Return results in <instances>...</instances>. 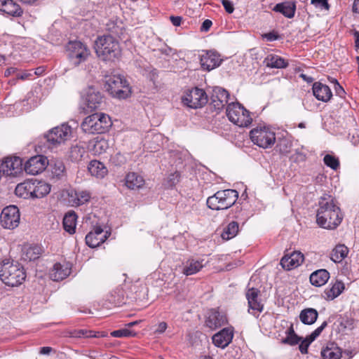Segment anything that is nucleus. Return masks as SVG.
Segmentation results:
<instances>
[{
  "instance_id": "19",
  "label": "nucleus",
  "mask_w": 359,
  "mask_h": 359,
  "mask_svg": "<svg viewBox=\"0 0 359 359\" xmlns=\"http://www.w3.org/2000/svg\"><path fill=\"white\" fill-rule=\"evenodd\" d=\"M88 108L95 110L100 107L102 103V96L99 90L93 86H88L84 93Z\"/></svg>"
},
{
  "instance_id": "39",
  "label": "nucleus",
  "mask_w": 359,
  "mask_h": 359,
  "mask_svg": "<svg viewBox=\"0 0 359 359\" xmlns=\"http://www.w3.org/2000/svg\"><path fill=\"white\" fill-rule=\"evenodd\" d=\"M51 178L55 180H60L65 177L66 170L65 166L62 161H55L50 164Z\"/></svg>"
},
{
  "instance_id": "59",
  "label": "nucleus",
  "mask_w": 359,
  "mask_h": 359,
  "mask_svg": "<svg viewBox=\"0 0 359 359\" xmlns=\"http://www.w3.org/2000/svg\"><path fill=\"white\" fill-rule=\"evenodd\" d=\"M52 351V348L49 346H43L40 349V353L43 355H48Z\"/></svg>"
},
{
  "instance_id": "28",
  "label": "nucleus",
  "mask_w": 359,
  "mask_h": 359,
  "mask_svg": "<svg viewBox=\"0 0 359 359\" xmlns=\"http://www.w3.org/2000/svg\"><path fill=\"white\" fill-rule=\"evenodd\" d=\"M273 11L283 14L287 18H292L296 11V4L294 1H285L277 4Z\"/></svg>"
},
{
  "instance_id": "63",
  "label": "nucleus",
  "mask_w": 359,
  "mask_h": 359,
  "mask_svg": "<svg viewBox=\"0 0 359 359\" xmlns=\"http://www.w3.org/2000/svg\"><path fill=\"white\" fill-rule=\"evenodd\" d=\"M286 334H287V335H292V334H296L294 330V328H293V325L291 324L290 327L287 329V330L286 331Z\"/></svg>"
},
{
  "instance_id": "30",
  "label": "nucleus",
  "mask_w": 359,
  "mask_h": 359,
  "mask_svg": "<svg viewBox=\"0 0 359 359\" xmlns=\"http://www.w3.org/2000/svg\"><path fill=\"white\" fill-rule=\"evenodd\" d=\"M330 278V273L325 269H320L313 272L310 276L311 283L316 287L324 285Z\"/></svg>"
},
{
  "instance_id": "38",
  "label": "nucleus",
  "mask_w": 359,
  "mask_h": 359,
  "mask_svg": "<svg viewBox=\"0 0 359 359\" xmlns=\"http://www.w3.org/2000/svg\"><path fill=\"white\" fill-rule=\"evenodd\" d=\"M203 260L189 259L186 262L182 273L186 276H191L201 271L205 266Z\"/></svg>"
},
{
  "instance_id": "14",
  "label": "nucleus",
  "mask_w": 359,
  "mask_h": 359,
  "mask_svg": "<svg viewBox=\"0 0 359 359\" xmlns=\"http://www.w3.org/2000/svg\"><path fill=\"white\" fill-rule=\"evenodd\" d=\"M48 165V158L42 155H36L30 158L25 165V170L27 174L36 175L42 172Z\"/></svg>"
},
{
  "instance_id": "31",
  "label": "nucleus",
  "mask_w": 359,
  "mask_h": 359,
  "mask_svg": "<svg viewBox=\"0 0 359 359\" xmlns=\"http://www.w3.org/2000/svg\"><path fill=\"white\" fill-rule=\"evenodd\" d=\"M32 183L34 190V191H32V198H43L50 193V185L49 184L37 180L32 181Z\"/></svg>"
},
{
  "instance_id": "3",
  "label": "nucleus",
  "mask_w": 359,
  "mask_h": 359,
  "mask_svg": "<svg viewBox=\"0 0 359 359\" xmlns=\"http://www.w3.org/2000/svg\"><path fill=\"white\" fill-rule=\"evenodd\" d=\"M95 49L97 55L105 61L118 59L121 54L118 41L111 35L98 37L95 43Z\"/></svg>"
},
{
  "instance_id": "35",
  "label": "nucleus",
  "mask_w": 359,
  "mask_h": 359,
  "mask_svg": "<svg viewBox=\"0 0 359 359\" xmlns=\"http://www.w3.org/2000/svg\"><path fill=\"white\" fill-rule=\"evenodd\" d=\"M32 191H34L32 181L18 184L15 189V194L23 198H32Z\"/></svg>"
},
{
  "instance_id": "16",
  "label": "nucleus",
  "mask_w": 359,
  "mask_h": 359,
  "mask_svg": "<svg viewBox=\"0 0 359 359\" xmlns=\"http://www.w3.org/2000/svg\"><path fill=\"white\" fill-rule=\"evenodd\" d=\"M222 62L220 55L215 51L207 50L200 55L201 68L205 71H210L218 66Z\"/></svg>"
},
{
  "instance_id": "24",
  "label": "nucleus",
  "mask_w": 359,
  "mask_h": 359,
  "mask_svg": "<svg viewBox=\"0 0 359 359\" xmlns=\"http://www.w3.org/2000/svg\"><path fill=\"white\" fill-rule=\"evenodd\" d=\"M69 203L72 206H79L90 198V194L87 191H72L68 194Z\"/></svg>"
},
{
  "instance_id": "23",
  "label": "nucleus",
  "mask_w": 359,
  "mask_h": 359,
  "mask_svg": "<svg viewBox=\"0 0 359 359\" xmlns=\"http://www.w3.org/2000/svg\"><path fill=\"white\" fill-rule=\"evenodd\" d=\"M312 90L313 95L316 99L325 102L329 101L332 96V91L329 86L320 82H315L313 85Z\"/></svg>"
},
{
  "instance_id": "50",
  "label": "nucleus",
  "mask_w": 359,
  "mask_h": 359,
  "mask_svg": "<svg viewBox=\"0 0 359 359\" xmlns=\"http://www.w3.org/2000/svg\"><path fill=\"white\" fill-rule=\"evenodd\" d=\"M302 340V338L298 337L297 334L292 335H287L285 339L282 340L283 344H287L291 346L298 344Z\"/></svg>"
},
{
  "instance_id": "44",
  "label": "nucleus",
  "mask_w": 359,
  "mask_h": 359,
  "mask_svg": "<svg viewBox=\"0 0 359 359\" xmlns=\"http://www.w3.org/2000/svg\"><path fill=\"white\" fill-rule=\"evenodd\" d=\"M86 153L84 147L75 145L71 147L69 157L72 161H79Z\"/></svg>"
},
{
  "instance_id": "9",
  "label": "nucleus",
  "mask_w": 359,
  "mask_h": 359,
  "mask_svg": "<svg viewBox=\"0 0 359 359\" xmlns=\"http://www.w3.org/2000/svg\"><path fill=\"white\" fill-rule=\"evenodd\" d=\"M72 134V128L67 124L63 123L50 130L45 135V138L49 147H57L68 140Z\"/></svg>"
},
{
  "instance_id": "37",
  "label": "nucleus",
  "mask_w": 359,
  "mask_h": 359,
  "mask_svg": "<svg viewBox=\"0 0 359 359\" xmlns=\"http://www.w3.org/2000/svg\"><path fill=\"white\" fill-rule=\"evenodd\" d=\"M41 254V248L39 245L25 246L22 250V259L25 261H34Z\"/></svg>"
},
{
  "instance_id": "2",
  "label": "nucleus",
  "mask_w": 359,
  "mask_h": 359,
  "mask_svg": "<svg viewBox=\"0 0 359 359\" xmlns=\"http://www.w3.org/2000/svg\"><path fill=\"white\" fill-rule=\"evenodd\" d=\"M25 278L24 268L18 262L5 259L0 265V278L6 285L18 286L22 283Z\"/></svg>"
},
{
  "instance_id": "54",
  "label": "nucleus",
  "mask_w": 359,
  "mask_h": 359,
  "mask_svg": "<svg viewBox=\"0 0 359 359\" xmlns=\"http://www.w3.org/2000/svg\"><path fill=\"white\" fill-rule=\"evenodd\" d=\"M222 4L228 13H232L234 11V7L231 1L229 0H222Z\"/></svg>"
},
{
  "instance_id": "57",
  "label": "nucleus",
  "mask_w": 359,
  "mask_h": 359,
  "mask_svg": "<svg viewBox=\"0 0 359 359\" xmlns=\"http://www.w3.org/2000/svg\"><path fill=\"white\" fill-rule=\"evenodd\" d=\"M167 323L165 322H161L158 325V327L156 330L155 332L158 334L163 333L167 329Z\"/></svg>"
},
{
  "instance_id": "8",
  "label": "nucleus",
  "mask_w": 359,
  "mask_h": 359,
  "mask_svg": "<svg viewBox=\"0 0 359 359\" xmlns=\"http://www.w3.org/2000/svg\"><path fill=\"white\" fill-rule=\"evenodd\" d=\"M107 90L114 97L124 99L130 93L127 81L121 75H113L106 81Z\"/></svg>"
},
{
  "instance_id": "41",
  "label": "nucleus",
  "mask_w": 359,
  "mask_h": 359,
  "mask_svg": "<svg viewBox=\"0 0 359 359\" xmlns=\"http://www.w3.org/2000/svg\"><path fill=\"white\" fill-rule=\"evenodd\" d=\"M76 218V215L74 212H69L64 217V229L70 234H73L75 233Z\"/></svg>"
},
{
  "instance_id": "13",
  "label": "nucleus",
  "mask_w": 359,
  "mask_h": 359,
  "mask_svg": "<svg viewBox=\"0 0 359 359\" xmlns=\"http://www.w3.org/2000/svg\"><path fill=\"white\" fill-rule=\"evenodd\" d=\"M22 170V161L20 157H6L0 163V174L17 176Z\"/></svg>"
},
{
  "instance_id": "1",
  "label": "nucleus",
  "mask_w": 359,
  "mask_h": 359,
  "mask_svg": "<svg viewBox=\"0 0 359 359\" xmlns=\"http://www.w3.org/2000/svg\"><path fill=\"white\" fill-rule=\"evenodd\" d=\"M316 221L318 224L328 229L337 228L341 222L342 215L335 200L330 195L322 196L318 202Z\"/></svg>"
},
{
  "instance_id": "58",
  "label": "nucleus",
  "mask_w": 359,
  "mask_h": 359,
  "mask_svg": "<svg viewBox=\"0 0 359 359\" xmlns=\"http://www.w3.org/2000/svg\"><path fill=\"white\" fill-rule=\"evenodd\" d=\"M170 21L175 26H180L182 22V18L180 16H170Z\"/></svg>"
},
{
  "instance_id": "46",
  "label": "nucleus",
  "mask_w": 359,
  "mask_h": 359,
  "mask_svg": "<svg viewBox=\"0 0 359 359\" xmlns=\"http://www.w3.org/2000/svg\"><path fill=\"white\" fill-rule=\"evenodd\" d=\"M292 146V142L291 140L287 138H282L279 140L277 147L279 151L282 154H287L290 151V149Z\"/></svg>"
},
{
  "instance_id": "49",
  "label": "nucleus",
  "mask_w": 359,
  "mask_h": 359,
  "mask_svg": "<svg viewBox=\"0 0 359 359\" xmlns=\"http://www.w3.org/2000/svg\"><path fill=\"white\" fill-rule=\"evenodd\" d=\"M107 142L104 140H100L95 141L94 143V151L95 154H100L105 151L107 145Z\"/></svg>"
},
{
  "instance_id": "60",
  "label": "nucleus",
  "mask_w": 359,
  "mask_h": 359,
  "mask_svg": "<svg viewBox=\"0 0 359 359\" xmlns=\"http://www.w3.org/2000/svg\"><path fill=\"white\" fill-rule=\"evenodd\" d=\"M45 72V67L43 66L39 67L36 68L34 74L36 75H41Z\"/></svg>"
},
{
  "instance_id": "45",
  "label": "nucleus",
  "mask_w": 359,
  "mask_h": 359,
  "mask_svg": "<svg viewBox=\"0 0 359 359\" xmlns=\"http://www.w3.org/2000/svg\"><path fill=\"white\" fill-rule=\"evenodd\" d=\"M180 180V173L177 171H175L172 173H170L164 182V186L166 188H172L175 186Z\"/></svg>"
},
{
  "instance_id": "11",
  "label": "nucleus",
  "mask_w": 359,
  "mask_h": 359,
  "mask_svg": "<svg viewBox=\"0 0 359 359\" xmlns=\"http://www.w3.org/2000/svg\"><path fill=\"white\" fill-rule=\"evenodd\" d=\"M206 93L201 88H194L189 90L182 97V102L193 109L203 107L208 102Z\"/></svg>"
},
{
  "instance_id": "42",
  "label": "nucleus",
  "mask_w": 359,
  "mask_h": 359,
  "mask_svg": "<svg viewBox=\"0 0 359 359\" xmlns=\"http://www.w3.org/2000/svg\"><path fill=\"white\" fill-rule=\"evenodd\" d=\"M348 249L344 245H337L331 252L330 259L335 263H339L346 257Z\"/></svg>"
},
{
  "instance_id": "18",
  "label": "nucleus",
  "mask_w": 359,
  "mask_h": 359,
  "mask_svg": "<svg viewBox=\"0 0 359 359\" xmlns=\"http://www.w3.org/2000/svg\"><path fill=\"white\" fill-rule=\"evenodd\" d=\"M108 231L104 232L100 226H95L93 231L89 232L86 236V243L90 248H94L104 243L109 236Z\"/></svg>"
},
{
  "instance_id": "29",
  "label": "nucleus",
  "mask_w": 359,
  "mask_h": 359,
  "mask_svg": "<svg viewBox=\"0 0 359 359\" xmlns=\"http://www.w3.org/2000/svg\"><path fill=\"white\" fill-rule=\"evenodd\" d=\"M125 184L130 189H139L144 184L143 177L137 172H129L125 177Z\"/></svg>"
},
{
  "instance_id": "27",
  "label": "nucleus",
  "mask_w": 359,
  "mask_h": 359,
  "mask_svg": "<svg viewBox=\"0 0 359 359\" xmlns=\"http://www.w3.org/2000/svg\"><path fill=\"white\" fill-rule=\"evenodd\" d=\"M0 11L12 16H20L22 13L20 6L13 0H0Z\"/></svg>"
},
{
  "instance_id": "56",
  "label": "nucleus",
  "mask_w": 359,
  "mask_h": 359,
  "mask_svg": "<svg viewBox=\"0 0 359 359\" xmlns=\"http://www.w3.org/2000/svg\"><path fill=\"white\" fill-rule=\"evenodd\" d=\"M212 25V22L210 20L207 19V20H204L201 27V32H208L210 29Z\"/></svg>"
},
{
  "instance_id": "20",
  "label": "nucleus",
  "mask_w": 359,
  "mask_h": 359,
  "mask_svg": "<svg viewBox=\"0 0 359 359\" xmlns=\"http://www.w3.org/2000/svg\"><path fill=\"white\" fill-rule=\"evenodd\" d=\"M233 337V332L231 328H224L214 334L212 339L216 346L224 348L231 342Z\"/></svg>"
},
{
  "instance_id": "51",
  "label": "nucleus",
  "mask_w": 359,
  "mask_h": 359,
  "mask_svg": "<svg viewBox=\"0 0 359 359\" xmlns=\"http://www.w3.org/2000/svg\"><path fill=\"white\" fill-rule=\"evenodd\" d=\"M88 332L86 330H74L69 332V336L75 338L88 337L90 335H88Z\"/></svg>"
},
{
  "instance_id": "21",
  "label": "nucleus",
  "mask_w": 359,
  "mask_h": 359,
  "mask_svg": "<svg viewBox=\"0 0 359 359\" xmlns=\"http://www.w3.org/2000/svg\"><path fill=\"white\" fill-rule=\"evenodd\" d=\"M304 255L300 252H294L290 255H285L280 260L282 267L287 271L294 269L303 262Z\"/></svg>"
},
{
  "instance_id": "61",
  "label": "nucleus",
  "mask_w": 359,
  "mask_h": 359,
  "mask_svg": "<svg viewBox=\"0 0 359 359\" xmlns=\"http://www.w3.org/2000/svg\"><path fill=\"white\" fill-rule=\"evenodd\" d=\"M353 11L359 13V0H355L353 5Z\"/></svg>"
},
{
  "instance_id": "34",
  "label": "nucleus",
  "mask_w": 359,
  "mask_h": 359,
  "mask_svg": "<svg viewBox=\"0 0 359 359\" xmlns=\"http://www.w3.org/2000/svg\"><path fill=\"white\" fill-rule=\"evenodd\" d=\"M90 173L97 178H103L107 174V168L104 165L97 160L91 161L88 166Z\"/></svg>"
},
{
  "instance_id": "26",
  "label": "nucleus",
  "mask_w": 359,
  "mask_h": 359,
  "mask_svg": "<svg viewBox=\"0 0 359 359\" xmlns=\"http://www.w3.org/2000/svg\"><path fill=\"white\" fill-rule=\"evenodd\" d=\"M71 273V269L67 264L56 263L50 272V278L55 281H59L67 278Z\"/></svg>"
},
{
  "instance_id": "43",
  "label": "nucleus",
  "mask_w": 359,
  "mask_h": 359,
  "mask_svg": "<svg viewBox=\"0 0 359 359\" xmlns=\"http://www.w3.org/2000/svg\"><path fill=\"white\" fill-rule=\"evenodd\" d=\"M239 231V226L237 222H231L224 229L222 233V238L224 240H229L234 238Z\"/></svg>"
},
{
  "instance_id": "17",
  "label": "nucleus",
  "mask_w": 359,
  "mask_h": 359,
  "mask_svg": "<svg viewBox=\"0 0 359 359\" xmlns=\"http://www.w3.org/2000/svg\"><path fill=\"white\" fill-rule=\"evenodd\" d=\"M229 94L221 87H215L210 97V105L217 111H221L227 104Z\"/></svg>"
},
{
  "instance_id": "5",
  "label": "nucleus",
  "mask_w": 359,
  "mask_h": 359,
  "mask_svg": "<svg viewBox=\"0 0 359 359\" xmlns=\"http://www.w3.org/2000/svg\"><path fill=\"white\" fill-rule=\"evenodd\" d=\"M111 126V119L108 115L95 113L85 118L81 127L85 133L102 134L107 132Z\"/></svg>"
},
{
  "instance_id": "4",
  "label": "nucleus",
  "mask_w": 359,
  "mask_h": 359,
  "mask_svg": "<svg viewBox=\"0 0 359 359\" xmlns=\"http://www.w3.org/2000/svg\"><path fill=\"white\" fill-rule=\"evenodd\" d=\"M238 198V192L235 189L219 190L208 198L206 204L213 210H226L235 204Z\"/></svg>"
},
{
  "instance_id": "55",
  "label": "nucleus",
  "mask_w": 359,
  "mask_h": 359,
  "mask_svg": "<svg viewBox=\"0 0 359 359\" xmlns=\"http://www.w3.org/2000/svg\"><path fill=\"white\" fill-rule=\"evenodd\" d=\"M263 37L265 38L269 41H273L278 39L280 36L276 32H271L264 34L263 35Z\"/></svg>"
},
{
  "instance_id": "53",
  "label": "nucleus",
  "mask_w": 359,
  "mask_h": 359,
  "mask_svg": "<svg viewBox=\"0 0 359 359\" xmlns=\"http://www.w3.org/2000/svg\"><path fill=\"white\" fill-rule=\"evenodd\" d=\"M332 82L334 84V90L336 94L340 97H343L346 94L344 88L339 85L336 79H333Z\"/></svg>"
},
{
  "instance_id": "33",
  "label": "nucleus",
  "mask_w": 359,
  "mask_h": 359,
  "mask_svg": "<svg viewBox=\"0 0 359 359\" xmlns=\"http://www.w3.org/2000/svg\"><path fill=\"white\" fill-rule=\"evenodd\" d=\"M321 356L323 359H340L341 351L336 344L330 343L321 351Z\"/></svg>"
},
{
  "instance_id": "40",
  "label": "nucleus",
  "mask_w": 359,
  "mask_h": 359,
  "mask_svg": "<svg viewBox=\"0 0 359 359\" xmlns=\"http://www.w3.org/2000/svg\"><path fill=\"white\" fill-rule=\"evenodd\" d=\"M344 290V284L341 281H336L330 288L324 291L325 298L332 300L337 297Z\"/></svg>"
},
{
  "instance_id": "48",
  "label": "nucleus",
  "mask_w": 359,
  "mask_h": 359,
  "mask_svg": "<svg viewBox=\"0 0 359 359\" xmlns=\"http://www.w3.org/2000/svg\"><path fill=\"white\" fill-rule=\"evenodd\" d=\"M324 163L331 168L333 170H337V168L339 166V162L337 158H336L334 156L327 154L325 156L324 158Z\"/></svg>"
},
{
  "instance_id": "47",
  "label": "nucleus",
  "mask_w": 359,
  "mask_h": 359,
  "mask_svg": "<svg viewBox=\"0 0 359 359\" xmlns=\"http://www.w3.org/2000/svg\"><path fill=\"white\" fill-rule=\"evenodd\" d=\"M111 335L114 337L121 338L135 337L136 335V333L133 330L124 328L113 331L111 333Z\"/></svg>"
},
{
  "instance_id": "10",
  "label": "nucleus",
  "mask_w": 359,
  "mask_h": 359,
  "mask_svg": "<svg viewBox=\"0 0 359 359\" xmlns=\"http://www.w3.org/2000/svg\"><path fill=\"white\" fill-rule=\"evenodd\" d=\"M67 55L74 66H78L87 60L90 55V50L87 46L81 41H69L67 45Z\"/></svg>"
},
{
  "instance_id": "52",
  "label": "nucleus",
  "mask_w": 359,
  "mask_h": 359,
  "mask_svg": "<svg viewBox=\"0 0 359 359\" xmlns=\"http://www.w3.org/2000/svg\"><path fill=\"white\" fill-rule=\"evenodd\" d=\"M311 4L320 8H324L325 10L330 8L327 0H311Z\"/></svg>"
},
{
  "instance_id": "32",
  "label": "nucleus",
  "mask_w": 359,
  "mask_h": 359,
  "mask_svg": "<svg viewBox=\"0 0 359 359\" xmlns=\"http://www.w3.org/2000/svg\"><path fill=\"white\" fill-rule=\"evenodd\" d=\"M263 62L267 67L276 69L285 68L288 65L285 59L274 54L268 55Z\"/></svg>"
},
{
  "instance_id": "6",
  "label": "nucleus",
  "mask_w": 359,
  "mask_h": 359,
  "mask_svg": "<svg viewBox=\"0 0 359 359\" xmlns=\"http://www.w3.org/2000/svg\"><path fill=\"white\" fill-rule=\"evenodd\" d=\"M226 112L229 120L239 127H248L252 123L249 111L238 102L229 103Z\"/></svg>"
},
{
  "instance_id": "22",
  "label": "nucleus",
  "mask_w": 359,
  "mask_h": 359,
  "mask_svg": "<svg viewBox=\"0 0 359 359\" xmlns=\"http://www.w3.org/2000/svg\"><path fill=\"white\" fill-rule=\"evenodd\" d=\"M226 322V317L224 314L216 310H211L208 313L205 324L207 327L211 329H217L224 325Z\"/></svg>"
},
{
  "instance_id": "25",
  "label": "nucleus",
  "mask_w": 359,
  "mask_h": 359,
  "mask_svg": "<svg viewBox=\"0 0 359 359\" xmlns=\"http://www.w3.org/2000/svg\"><path fill=\"white\" fill-rule=\"evenodd\" d=\"M327 326V321H324L320 326L317 327L310 335L306 337L299 344V348L302 353H307L308 348L311 342H313Z\"/></svg>"
},
{
  "instance_id": "36",
  "label": "nucleus",
  "mask_w": 359,
  "mask_h": 359,
  "mask_svg": "<svg viewBox=\"0 0 359 359\" xmlns=\"http://www.w3.org/2000/svg\"><path fill=\"white\" fill-rule=\"evenodd\" d=\"M318 317V311L313 308L303 309L299 314V319L304 325H313Z\"/></svg>"
},
{
  "instance_id": "7",
  "label": "nucleus",
  "mask_w": 359,
  "mask_h": 359,
  "mask_svg": "<svg viewBox=\"0 0 359 359\" xmlns=\"http://www.w3.org/2000/svg\"><path fill=\"white\" fill-rule=\"evenodd\" d=\"M252 142L264 149L271 147L276 142L275 133L268 126H258L250 132Z\"/></svg>"
},
{
  "instance_id": "62",
  "label": "nucleus",
  "mask_w": 359,
  "mask_h": 359,
  "mask_svg": "<svg viewBox=\"0 0 359 359\" xmlns=\"http://www.w3.org/2000/svg\"><path fill=\"white\" fill-rule=\"evenodd\" d=\"M300 77H302L305 81L307 83H311L313 81V79L311 76H308L306 74H301Z\"/></svg>"
},
{
  "instance_id": "15",
  "label": "nucleus",
  "mask_w": 359,
  "mask_h": 359,
  "mask_svg": "<svg viewBox=\"0 0 359 359\" xmlns=\"http://www.w3.org/2000/svg\"><path fill=\"white\" fill-rule=\"evenodd\" d=\"M259 290L252 287L246 292V298L248 303V312L255 316H258L263 311L264 305L259 298Z\"/></svg>"
},
{
  "instance_id": "12",
  "label": "nucleus",
  "mask_w": 359,
  "mask_h": 359,
  "mask_svg": "<svg viewBox=\"0 0 359 359\" xmlns=\"http://www.w3.org/2000/svg\"><path fill=\"white\" fill-rule=\"evenodd\" d=\"M20 218V211L15 205L7 206L1 213V224L5 229H13L19 225Z\"/></svg>"
},
{
  "instance_id": "64",
  "label": "nucleus",
  "mask_w": 359,
  "mask_h": 359,
  "mask_svg": "<svg viewBox=\"0 0 359 359\" xmlns=\"http://www.w3.org/2000/svg\"><path fill=\"white\" fill-rule=\"evenodd\" d=\"M138 321H133V322H131V323H129L128 324H126V326L128 327H133V326H135L136 325L138 324Z\"/></svg>"
}]
</instances>
